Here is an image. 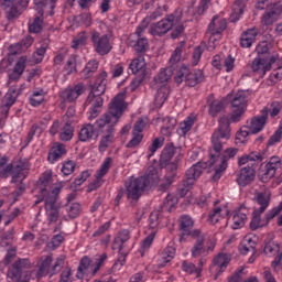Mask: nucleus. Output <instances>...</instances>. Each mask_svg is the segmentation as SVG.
<instances>
[{"instance_id": "2f4dec72", "label": "nucleus", "mask_w": 282, "mask_h": 282, "mask_svg": "<svg viewBox=\"0 0 282 282\" xmlns=\"http://www.w3.org/2000/svg\"><path fill=\"white\" fill-rule=\"evenodd\" d=\"M214 265H218V274H223L226 272V269L228 268V263H230V257L228 253H218L214 260Z\"/></svg>"}, {"instance_id": "f704fd0d", "label": "nucleus", "mask_w": 282, "mask_h": 282, "mask_svg": "<svg viewBox=\"0 0 282 282\" xmlns=\"http://www.w3.org/2000/svg\"><path fill=\"white\" fill-rule=\"evenodd\" d=\"M98 61L96 59H90L85 68L82 70V75L84 76L85 79L87 78H91V76H94V74H96V72H98Z\"/></svg>"}, {"instance_id": "58836bf2", "label": "nucleus", "mask_w": 282, "mask_h": 282, "mask_svg": "<svg viewBox=\"0 0 282 282\" xmlns=\"http://www.w3.org/2000/svg\"><path fill=\"white\" fill-rule=\"evenodd\" d=\"M184 47H186V42L182 41L177 44L176 48L171 55L170 63L171 65H175L182 61V52H184Z\"/></svg>"}, {"instance_id": "473e14b6", "label": "nucleus", "mask_w": 282, "mask_h": 282, "mask_svg": "<svg viewBox=\"0 0 282 282\" xmlns=\"http://www.w3.org/2000/svg\"><path fill=\"white\" fill-rule=\"evenodd\" d=\"M167 98H169V87H166V85L160 86L154 97L155 107H162V105L166 102Z\"/></svg>"}, {"instance_id": "412c9836", "label": "nucleus", "mask_w": 282, "mask_h": 282, "mask_svg": "<svg viewBox=\"0 0 282 282\" xmlns=\"http://www.w3.org/2000/svg\"><path fill=\"white\" fill-rule=\"evenodd\" d=\"M282 7L279 3H274L272 8L265 12L261 18L262 25H272V23L279 21V17H281Z\"/></svg>"}, {"instance_id": "aec40b11", "label": "nucleus", "mask_w": 282, "mask_h": 282, "mask_svg": "<svg viewBox=\"0 0 282 282\" xmlns=\"http://www.w3.org/2000/svg\"><path fill=\"white\" fill-rule=\"evenodd\" d=\"M85 91V86L83 84H77L74 88H66L59 93V98L64 102H74Z\"/></svg>"}, {"instance_id": "a211bd4d", "label": "nucleus", "mask_w": 282, "mask_h": 282, "mask_svg": "<svg viewBox=\"0 0 282 282\" xmlns=\"http://www.w3.org/2000/svg\"><path fill=\"white\" fill-rule=\"evenodd\" d=\"M208 113L212 118H217L221 111H226V100L215 99V95L207 97Z\"/></svg>"}, {"instance_id": "4d7b16f0", "label": "nucleus", "mask_w": 282, "mask_h": 282, "mask_svg": "<svg viewBox=\"0 0 282 282\" xmlns=\"http://www.w3.org/2000/svg\"><path fill=\"white\" fill-rule=\"evenodd\" d=\"M176 204H177V198L171 194H167V196L163 202V206H161V210H166V209L171 210L173 206H175Z\"/></svg>"}, {"instance_id": "bf43d9fd", "label": "nucleus", "mask_w": 282, "mask_h": 282, "mask_svg": "<svg viewBox=\"0 0 282 282\" xmlns=\"http://www.w3.org/2000/svg\"><path fill=\"white\" fill-rule=\"evenodd\" d=\"M58 282H74V273L72 272V268H65L59 274Z\"/></svg>"}, {"instance_id": "13d9d810", "label": "nucleus", "mask_w": 282, "mask_h": 282, "mask_svg": "<svg viewBox=\"0 0 282 282\" xmlns=\"http://www.w3.org/2000/svg\"><path fill=\"white\" fill-rule=\"evenodd\" d=\"M0 239L2 241V246H10L12 241L14 240V228H11L10 230L3 232L0 236Z\"/></svg>"}, {"instance_id": "09e8293b", "label": "nucleus", "mask_w": 282, "mask_h": 282, "mask_svg": "<svg viewBox=\"0 0 282 282\" xmlns=\"http://www.w3.org/2000/svg\"><path fill=\"white\" fill-rule=\"evenodd\" d=\"M236 6H238V8H235L234 12L229 17L230 23H237V21L241 19V14H243V2L236 1Z\"/></svg>"}, {"instance_id": "5fc2aeb1", "label": "nucleus", "mask_w": 282, "mask_h": 282, "mask_svg": "<svg viewBox=\"0 0 282 282\" xmlns=\"http://www.w3.org/2000/svg\"><path fill=\"white\" fill-rule=\"evenodd\" d=\"M197 119V117H195V115H189L186 120L183 121L182 123V131L183 133H188V131H191V129H193V124H195V120Z\"/></svg>"}, {"instance_id": "37998d69", "label": "nucleus", "mask_w": 282, "mask_h": 282, "mask_svg": "<svg viewBox=\"0 0 282 282\" xmlns=\"http://www.w3.org/2000/svg\"><path fill=\"white\" fill-rule=\"evenodd\" d=\"M247 219H248V216L246 214L241 212H237L232 217L234 230H239V228H243V226H246Z\"/></svg>"}, {"instance_id": "9d476101", "label": "nucleus", "mask_w": 282, "mask_h": 282, "mask_svg": "<svg viewBox=\"0 0 282 282\" xmlns=\"http://www.w3.org/2000/svg\"><path fill=\"white\" fill-rule=\"evenodd\" d=\"M65 264L64 259H57L52 268V256H46L40 263L39 270L36 272V279H43V276H47V274H57V272H61V269Z\"/></svg>"}, {"instance_id": "c03bdc74", "label": "nucleus", "mask_w": 282, "mask_h": 282, "mask_svg": "<svg viewBox=\"0 0 282 282\" xmlns=\"http://www.w3.org/2000/svg\"><path fill=\"white\" fill-rule=\"evenodd\" d=\"M182 270L184 272H187V274H196V279H199L202 276V269H198L195 263L188 262V261H183L182 262Z\"/></svg>"}, {"instance_id": "f03ea898", "label": "nucleus", "mask_w": 282, "mask_h": 282, "mask_svg": "<svg viewBox=\"0 0 282 282\" xmlns=\"http://www.w3.org/2000/svg\"><path fill=\"white\" fill-rule=\"evenodd\" d=\"M127 93H118L109 102L108 111L104 113L95 123H86L78 133L80 142H89V140H98L100 133L104 135L99 142L100 153H105L109 145L113 142L116 135V124L120 122L129 104L124 101Z\"/></svg>"}, {"instance_id": "a878e982", "label": "nucleus", "mask_w": 282, "mask_h": 282, "mask_svg": "<svg viewBox=\"0 0 282 282\" xmlns=\"http://www.w3.org/2000/svg\"><path fill=\"white\" fill-rule=\"evenodd\" d=\"M160 17H162V8H156L151 15L147 17L137 28L135 30V34L137 36H141L142 32H144L147 30V28H149V23H151V21H155L156 19H160Z\"/></svg>"}, {"instance_id": "20e7f679", "label": "nucleus", "mask_w": 282, "mask_h": 282, "mask_svg": "<svg viewBox=\"0 0 282 282\" xmlns=\"http://www.w3.org/2000/svg\"><path fill=\"white\" fill-rule=\"evenodd\" d=\"M32 262L28 258H18L9 268L7 278L10 281L30 282L32 279Z\"/></svg>"}, {"instance_id": "cd10ccee", "label": "nucleus", "mask_w": 282, "mask_h": 282, "mask_svg": "<svg viewBox=\"0 0 282 282\" xmlns=\"http://www.w3.org/2000/svg\"><path fill=\"white\" fill-rule=\"evenodd\" d=\"M44 14L45 10H39L36 15L33 19V22L29 24V32L32 34H39L43 31V23H44Z\"/></svg>"}, {"instance_id": "3c124183", "label": "nucleus", "mask_w": 282, "mask_h": 282, "mask_svg": "<svg viewBox=\"0 0 282 282\" xmlns=\"http://www.w3.org/2000/svg\"><path fill=\"white\" fill-rule=\"evenodd\" d=\"M161 257L165 263H170L175 258V248L167 246L161 253Z\"/></svg>"}, {"instance_id": "c85d7f7f", "label": "nucleus", "mask_w": 282, "mask_h": 282, "mask_svg": "<svg viewBox=\"0 0 282 282\" xmlns=\"http://www.w3.org/2000/svg\"><path fill=\"white\" fill-rule=\"evenodd\" d=\"M276 174V170L274 166H270L268 164L263 165L261 164L259 171H258V177L260 182H263L265 184L267 182H270L272 177Z\"/></svg>"}, {"instance_id": "6e6552de", "label": "nucleus", "mask_w": 282, "mask_h": 282, "mask_svg": "<svg viewBox=\"0 0 282 282\" xmlns=\"http://www.w3.org/2000/svg\"><path fill=\"white\" fill-rule=\"evenodd\" d=\"M145 65L144 57L142 56H139L130 63L129 68L131 69L132 74L135 75L130 84L131 91H135L142 85V83H144V78H147Z\"/></svg>"}, {"instance_id": "423d86ee", "label": "nucleus", "mask_w": 282, "mask_h": 282, "mask_svg": "<svg viewBox=\"0 0 282 282\" xmlns=\"http://www.w3.org/2000/svg\"><path fill=\"white\" fill-rule=\"evenodd\" d=\"M30 6V0H3L1 8L4 11L7 21L19 19Z\"/></svg>"}, {"instance_id": "e2e57ef3", "label": "nucleus", "mask_w": 282, "mask_h": 282, "mask_svg": "<svg viewBox=\"0 0 282 282\" xmlns=\"http://www.w3.org/2000/svg\"><path fill=\"white\" fill-rule=\"evenodd\" d=\"M75 169H76V163L74 161H66L64 162L61 171L63 175L67 176V175H72Z\"/></svg>"}, {"instance_id": "bb28decb", "label": "nucleus", "mask_w": 282, "mask_h": 282, "mask_svg": "<svg viewBox=\"0 0 282 282\" xmlns=\"http://www.w3.org/2000/svg\"><path fill=\"white\" fill-rule=\"evenodd\" d=\"M180 155H177L174 161L165 163V166H160V170L165 169L166 173L164 175V180H172L175 182V177H177V169H178Z\"/></svg>"}, {"instance_id": "39448f33", "label": "nucleus", "mask_w": 282, "mask_h": 282, "mask_svg": "<svg viewBox=\"0 0 282 282\" xmlns=\"http://www.w3.org/2000/svg\"><path fill=\"white\" fill-rule=\"evenodd\" d=\"M181 22L182 12L177 13V11H175L172 14H167L161 21L152 24L150 26V34H152V36H164V34L171 32V30H173V28H175V25Z\"/></svg>"}, {"instance_id": "7ed1b4c3", "label": "nucleus", "mask_w": 282, "mask_h": 282, "mask_svg": "<svg viewBox=\"0 0 282 282\" xmlns=\"http://www.w3.org/2000/svg\"><path fill=\"white\" fill-rule=\"evenodd\" d=\"M160 183V163L158 160H153L148 166L145 175L130 180L124 183L127 188V199H130L131 206L138 204V199L142 197V193L149 188V186H155Z\"/></svg>"}, {"instance_id": "4468645a", "label": "nucleus", "mask_w": 282, "mask_h": 282, "mask_svg": "<svg viewBox=\"0 0 282 282\" xmlns=\"http://www.w3.org/2000/svg\"><path fill=\"white\" fill-rule=\"evenodd\" d=\"M45 210L48 224H56L61 217V205L56 204V197H46Z\"/></svg>"}, {"instance_id": "f257e3e1", "label": "nucleus", "mask_w": 282, "mask_h": 282, "mask_svg": "<svg viewBox=\"0 0 282 282\" xmlns=\"http://www.w3.org/2000/svg\"><path fill=\"white\" fill-rule=\"evenodd\" d=\"M231 113L228 117H221L218 122V129L212 135V147L209 148V161L198 162L189 167L185 173V180L182 181V184L178 187L181 197H186L193 188L196 180L204 173L205 169L208 166H214L217 162H220L219 166L215 169V173L212 176L213 182H219L221 176L228 169V160H232L239 149L228 148L221 153L224 144L226 141L230 140V122H241L246 110L248 109V99H246V90H238L236 95L230 100Z\"/></svg>"}, {"instance_id": "a19ab883", "label": "nucleus", "mask_w": 282, "mask_h": 282, "mask_svg": "<svg viewBox=\"0 0 282 282\" xmlns=\"http://www.w3.org/2000/svg\"><path fill=\"white\" fill-rule=\"evenodd\" d=\"M72 138H74V127H72V123L66 122L59 133V140H62V142H69Z\"/></svg>"}, {"instance_id": "0e129e2a", "label": "nucleus", "mask_w": 282, "mask_h": 282, "mask_svg": "<svg viewBox=\"0 0 282 282\" xmlns=\"http://www.w3.org/2000/svg\"><path fill=\"white\" fill-rule=\"evenodd\" d=\"M66 69L67 74H74L76 73V55H70L69 58L66 62V65L64 67Z\"/></svg>"}, {"instance_id": "ea45409f", "label": "nucleus", "mask_w": 282, "mask_h": 282, "mask_svg": "<svg viewBox=\"0 0 282 282\" xmlns=\"http://www.w3.org/2000/svg\"><path fill=\"white\" fill-rule=\"evenodd\" d=\"M44 100L45 91L43 89L34 90L32 96L30 97V105H32V107H39L43 105Z\"/></svg>"}, {"instance_id": "6ab92c4d", "label": "nucleus", "mask_w": 282, "mask_h": 282, "mask_svg": "<svg viewBox=\"0 0 282 282\" xmlns=\"http://www.w3.org/2000/svg\"><path fill=\"white\" fill-rule=\"evenodd\" d=\"M181 150H182V148L175 147V144H173V142L166 143L161 152L159 165L166 166V163L172 162L175 153H178V151H181Z\"/></svg>"}, {"instance_id": "6e6d98bb", "label": "nucleus", "mask_w": 282, "mask_h": 282, "mask_svg": "<svg viewBox=\"0 0 282 282\" xmlns=\"http://www.w3.org/2000/svg\"><path fill=\"white\" fill-rule=\"evenodd\" d=\"M132 139L126 144L127 149H135V147H139L140 142H142V139L144 135L142 133L132 132Z\"/></svg>"}, {"instance_id": "49530a36", "label": "nucleus", "mask_w": 282, "mask_h": 282, "mask_svg": "<svg viewBox=\"0 0 282 282\" xmlns=\"http://www.w3.org/2000/svg\"><path fill=\"white\" fill-rule=\"evenodd\" d=\"M148 50H149V40H147V37H138L134 44V51L137 52V54H145Z\"/></svg>"}, {"instance_id": "c756f323", "label": "nucleus", "mask_w": 282, "mask_h": 282, "mask_svg": "<svg viewBox=\"0 0 282 282\" xmlns=\"http://www.w3.org/2000/svg\"><path fill=\"white\" fill-rule=\"evenodd\" d=\"M47 47H50V40L45 39L42 42V45L36 48V51L32 54L31 61L35 65H39V63L43 62V58H45V54L47 52Z\"/></svg>"}, {"instance_id": "69168bd1", "label": "nucleus", "mask_w": 282, "mask_h": 282, "mask_svg": "<svg viewBox=\"0 0 282 282\" xmlns=\"http://www.w3.org/2000/svg\"><path fill=\"white\" fill-rule=\"evenodd\" d=\"M270 116L271 118H276L282 111V101H273L270 105Z\"/></svg>"}, {"instance_id": "0eeeda50", "label": "nucleus", "mask_w": 282, "mask_h": 282, "mask_svg": "<svg viewBox=\"0 0 282 282\" xmlns=\"http://www.w3.org/2000/svg\"><path fill=\"white\" fill-rule=\"evenodd\" d=\"M184 82L187 87H196L199 83H204V72L199 69L191 72L188 67L182 66L175 76V83L182 85Z\"/></svg>"}, {"instance_id": "dca6fc26", "label": "nucleus", "mask_w": 282, "mask_h": 282, "mask_svg": "<svg viewBox=\"0 0 282 282\" xmlns=\"http://www.w3.org/2000/svg\"><path fill=\"white\" fill-rule=\"evenodd\" d=\"M85 105H91L89 110V120H94V118H98L100 111H102V105H105V99H102V97L100 96L88 95Z\"/></svg>"}, {"instance_id": "7c9ffc66", "label": "nucleus", "mask_w": 282, "mask_h": 282, "mask_svg": "<svg viewBox=\"0 0 282 282\" xmlns=\"http://www.w3.org/2000/svg\"><path fill=\"white\" fill-rule=\"evenodd\" d=\"M25 63H28V57L22 56L19 58L14 65L13 73L9 75L10 80H19L21 78V75L25 72Z\"/></svg>"}, {"instance_id": "a18cd8bd", "label": "nucleus", "mask_w": 282, "mask_h": 282, "mask_svg": "<svg viewBox=\"0 0 282 282\" xmlns=\"http://www.w3.org/2000/svg\"><path fill=\"white\" fill-rule=\"evenodd\" d=\"M261 215L263 213H259V210L254 209L252 213V219L250 221V230H259V228H263V224H261Z\"/></svg>"}, {"instance_id": "864d4df0", "label": "nucleus", "mask_w": 282, "mask_h": 282, "mask_svg": "<svg viewBox=\"0 0 282 282\" xmlns=\"http://www.w3.org/2000/svg\"><path fill=\"white\" fill-rule=\"evenodd\" d=\"M281 210H282V202L279 204V206L273 207L272 210H270L265 214L264 225L268 226V224H270V221H272V219H274L276 217V215H279L281 213Z\"/></svg>"}, {"instance_id": "de8ad7c7", "label": "nucleus", "mask_w": 282, "mask_h": 282, "mask_svg": "<svg viewBox=\"0 0 282 282\" xmlns=\"http://www.w3.org/2000/svg\"><path fill=\"white\" fill-rule=\"evenodd\" d=\"M8 156L0 158V177H8L9 173H12V164H8ZM8 164V165H7Z\"/></svg>"}, {"instance_id": "774afa93", "label": "nucleus", "mask_w": 282, "mask_h": 282, "mask_svg": "<svg viewBox=\"0 0 282 282\" xmlns=\"http://www.w3.org/2000/svg\"><path fill=\"white\" fill-rule=\"evenodd\" d=\"M270 116L271 118H276L282 111V101H273L270 105Z\"/></svg>"}, {"instance_id": "e433bc0d", "label": "nucleus", "mask_w": 282, "mask_h": 282, "mask_svg": "<svg viewBox=\"0 0 282 282\" xmlns=\"http://www.w3.org/2000/svg\"><path fill=\"white\" fill-rule=\"evenodd\" d=\"M65 208L69 219H76L83 210L79 203H66Z\"/></svg>"}, {"instance_id": "4be33fe9", "label": "nucleus", "mask_w": 282, "mask_h": 282, "mask_svg": "<svg viewBox=\"0 0 282 282\" xmlns=\"http://www.w3.org/2000/svg\"><path fill=\"white\" fill-rule=\"evenodd\" d=\"M256 53L258 58H263L264 61L271 62L274 58V63L279 61V55L276 53L272 54L270 52V43L268 41L260 42L256 47Z\"/></svg>"}, {"instance_id": "b1692460", "label": "nucleus", "mask_w": 282, "mask_h": 282, "mask_svg": "<svg viewBox=\"0 0 282 282\" xmlns=\"http://www.w3.org/2000/svg\"><path fill=\"white\" fill-rule=\"evenodd\" d=\"M259 162H263V155H261L259 152H251L238 159L239 166L248 164V166H252V169L253 166H257Z\"/></svg>"}, {"instance_id": "c9c22d12", "label": "nucleus", "mask_w": 282, "mask_h": 282, "mask_svg": "<svg viewBox=\"0 0 282 282\" xmlns=\"http://www.w3.org/2000/svg\"><path fill=\"white\" fill-rule=\"evenodd\" d=\"M205 241H206L205 237H200V238L196 239V241L191 250L192 257L194 259H197V257H199V254H204V252H206V248L204 247Z\"/></svg>"}, {"instance_id": "f3484780", "label": "nucleus", "mask_w": 282, "mask_h": 282, "mask_svg": "<svg viewBox=\"0 0 282 282\" xmlns=\"http://www.w3.org/2000/svg\"><path fill=\"white\" fill-rule=\"evenodd\" d=\"M195 227V220L189 215H182L178 218V229L181 231L180 242L186 241V235L191 234V230Z\"/></svg>"}, {"instance_id": "603ef678", "label": "nucleus", "mask_w": 282, "mask_h": 282, "mask_svg": "<svg viewBox=\"0 0 282 282\" xmlns=\"http://www.w3.org/2000/svg\"><path fill=\"white\" fill-rule=\"evenodd\" d=\"M89 265H91V260L89 259V257L84 256L80 259L79 265L77 268L78 274H82V276H83L85 274V272H87V270H89Z\"/></svg>"}, {"instance_id": "2eb2a0df", "label": "nucleus", "mask_w": 282, "mask_h": 282, "mask_svg": "<svg viewBox=\"0 0 282 282\" xmlns=\"http://www.w3.org/2000/svg\"><path fill=\"white\" fill-rule=\"evenodd\" d=\"M256 176L257 171H254V167L247 165L240 169L237 174L236 182L239 186L246 187L254 182Z\"/></svg>"}, {"instance_id": "f8f14e48", "label": "nucleus", "mask_w": 282, "mask_h": 282, "mask_svg": "<svg viewBox=\"0 0 282 282\" xmlns=\"http://www.w3.org/2000/svg\"><path fill=\"white\" fill-rule=\"evenodd\" d=\"M12 164L11 184H17L19 180H25L28 177V171H30V161L26 159H20Z\"/></svg>"}, {"instance_id": "72a5a7b5", "label": "nucleus", "mask_w": 282, "mask_h": 282, "mask_svg": "<svg viewBox=\"0 0 282 282\" xmlns=\"http://www.w3.org/2000/svg\"><path fill=\"white\" fill-rule=\"evenodd\" d=\"M52 183V172H44L39 181H37V188L41 191V193H50V189L47 187Z\"/></svg>"}, {"instance_id": "393cba45", "label": "nucleus", "mask_w": 282, "mask_h": 282, "mask_svg": "<svg viewBox=\"0 0 282 282\" xmlns=\"http://www.w3.org/2000/svg\"><path fill=\"white\" fill-rule=\"evenodd\" d=\"M63 155H67V150L65 149V144L57 143L56 145H53L48 152L47 160L51 164H54V162H58Z\"/></svg>"}, {"instance_id": "79ce46f5", "label": "nucleus", "mask_w": 282, "mask_h": 282, "mask_svg": "<svg viewBox=\"0 0 282 282\" xmlns=\"http://www.w3.org/2000/svg\"><path fill=\"white\" fill-rule=\"evenodd\" d=\"M19 96H21V89L17 90V88L11 87L4 97V105H9L12 107V105L17 102V98H19Z\"/></svg>"}, {"instance_id": "8fccbe9b", "label": "nucleus", "mask_w": 282, "mask_h": 282, "mask_svg": "<svg viewBox=\"0 0 282 282\" xmlns=\"http://www.w3.org/2000/svg\"><path fill=\"white\" fill-rule=\"evenodd\" d=\"M109 169H111V156L105 159L100 169L97 171L98 178H102L109 173Z\"/></svg>"}, {"instance_id": "1a4fd4ad", "label": "nucleus", "mask_w": 282, "mask_h": 282, "mask_svg": "<svg viewBox=\"0 0 282 282\" xmlns=\"http://www.w3.org/2000/svg\"><path fill=\"white\" fill-rule=\"evenodd\" d=\"M90 41L95 52L99 54V56H107V54L113 50V46H111V41L109 40V35L107 34L100 35L98 31H94L91 33Z\"/></svg>"}, {"instance_id": "052dcab7", "label": "nucleus", "mask_w": 282, "mask_h": 282, "mask_svg": "<svg viewBox=\"0 0 282 282\" xmlns=\"http://www.w3.org/2000/svg\"><path fill=\"white\" fill-rule=\"evenodd\" d=\"M220 217H221V207H216L213 209V212L209 213L208 221L209 224H213V226H215V224L219 223Z\"/></svg>"}, {"instance_id": "680f3d73", "label": "nucleus", "mask_w": 282, "mask_h": 282, "mask_svg": "<svg viewBox=\"0 0 282 282\" xmlns=\"http://www.w3.org/2000/svg\"><path fill=\"white\" fill-rule=\"evenodd\" d=\"M281 140H282V130L278 128L275 132L269 138L267 147H274V144H279Z\"/></svg>"}, {"instance_id": "9b49d317", "label": "nucleus", "mask_w": 282, "mask_h": 282, "mask_svg": "<svg viewBox=\"0 0 282 282\" xmlns=\"http://www.w3.org/2000/svg\"><path fill=\"white\" fill-rule=\"evenodd\" d=\"M274 63V57L269 59H263L261 57H256L251 63L247 64V69L253 74V76H259V78H263L270 69H272V64Z\"/></svg>"}, {"instance_id": "ddd939ff", "label": "nucleus", "mask_w": 282, "mask_h": 282, "mask_svg": "<svg viewBox=\"0 0 282 282\" xmlns=\"http://www.w3.org/2000/svg\"><path fill=\"white\" fill-rule=\"evenodd\" d=\"M260 113V116L252 117L249 124V131L253 134L261 133V131L265 129V124H268V116H270V108L264 107Z\"/></svg>"}, {"instance_id": "5701e85b", "label": "nucleus", "mask_w": 282, "mask_h": 282, "mask_svg": "<svg viewBox=\"0 0 282 282\" xmlns=\"http://www.w3.org/2000/svg\"><path fill=\"white\" fill-rule=\"evenodd\" d=\"M253 202L260 206V208L256 209L258 213H265L268 206H270V193L256 191Z\"/></svg>"}, {"instance_id": "338daca9", "label": "nucleus", "mask_w": 282, "mask_h": 282, "mask_svg": "<svg viewBox=\"0 0 282 282\" xmlns=\"http://www.w3.org/2000/svg\"><path fill=\"white\" fill-rule=\"evenodd\" d=\"M270 116L271 118H276L282 111V101H273L270 105Z\"/></svg>"}, {"instance_id": "4c0bfd02", "label": "nucleus", "mask_w": 282, "mask_h": 282, "mask_svg": "<svg viewBox=\"0 0 282 282\" xmlns=\"http://www.w3.org/2000/svg\"><path fill=\"white\" fill-rule=\"evenodd\" d=\"M90 93L88 96H99L101 97L105 91H107V84H102V82H99L98 79L95 82V84L89 85Z\"/></svg>"}]
</instances>
